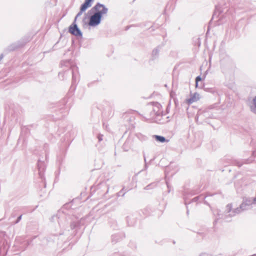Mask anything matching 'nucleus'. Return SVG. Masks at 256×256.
<instances>
[{
  "label": "nucleus",
  "instance_id": "4468645a",
  "mask_svg": "<svg viewBox=\"0 0 256 256\" xmlns=\"http://www.w3.org/2000/svg\"><path fill=\"white\" fill-rule=\"evenodd\" d=\"M84 11H82V9L80 8V11L78 13V14H76V16L75 18H74V22H76V20L78 18V17H79L80 16L82 12H84Z\"/></svg>",
  "mask_w": 256,
  "mask_h": 256
},
{
  "label": "nucleus",
  "instance_id": "39448f33",
  "mask_svg": "<svg viewBox=\"0 0 256 256\" xmlns=\"http://www.w3.org/2000/svg\"><path fill=\"white\" fill-rule=\"evenodd\" d=\"M90 12H104L102 13L103 14H106L108 12V8L106 7V6L101 4L99 2H98L90 10Z\"/></svg>",
  "mask_w": 256,
  "mask_h": 256
},
{
  "label": "nucleus",
  "instance_id": "b1692460",
  "mask_svg": "<svg viewBox=\"0 0 256 256\" xmlns=\"http://www.w3.org/2000/svg\"><path fill=\"white\" fill-rule=\"evenodd\" d=\"M3 57H4V55L2 54H1L0 55V61L2 59Z\"/></svg>",
  "mask_w": 256,
  "mask_h": 256
},
{
  "label": "nucleus",
  "instance_id": "393cba45",
  "mask_svg": "<svg viewBox=\"0 0 256 256\" xmlns=\"http://www.w3.org/2000/svg\"><path fill=\"white\" fill-rule=\"evenodd\" d=\"M16 216V214H14V212H12V217H15V216Z\"/></svg>",
  "mask_w": 256,
  "mask_h": 256
},
{
  "label": "nucleus",
  "instance_id": "6e6552de",
  "mask_svg": "<svg viewBox=\"0 0 256 256\" xmlns=\"http://www.w3.org/2000/svg\"><path fill=\"white\" fill-rule=\"evenodd\" d=\"M132 140L130 138H128L126 140V142H124L122 146V148L124 151L127 152L129 150L132 146Z\"/></svg>",
  "mask_w": 256,
  "mask_h": 256
},
{
  "label": "nucleus",
  "instance_id": "2eb2a0df",
  "mask_svg": "<svg viewBox=\"0 0 256 256\" xmlns=\"http://www.w3.org/2000/svg\"><path fill=\"white\" fill-rule=\"evenodd\" d=\"M200 80H202V78H200V76H198L196 78V88L198 87V82Z\"/></svg>",
  "mask_w": 256,
  "mask_h": 256
},
{
  "label": "nucleus",
  "instance_id": "a878e982",
  "mask_svg": "<svg viewBox=\"0 0 256 256\" xmlns=\"http://www.w3.org/2000/svg\"><path fill=\"white\" fill-rule=\"evenodd\" d=\"M63 234V232H60V234Z\"/></svg>",
  "mask_w": 256,
  "mask_h": 256
},
{
  "label": "nucleus",
  "instance_id": "9b49d317",
  "mask_svg": "<svg viewBox=\"0 0 256 256\" xmlns=\"http://www.w3.org/2000/svg\"><path fill=\"white\" fill-rule=\"evenodd\" d=\"M156 140V141H158V142H168V140H166V138L164 137V136H154Z\"/></svg>",
  "mask_w": 256,
  "mask_h": 256
},
{
  "label": "nucleus",
  "instance_id": "9d476101",
  "mask_svg": "<svg viewBox=\"0 0 256 256\" xmlns=\"http://www.w3.org/2000/svg\"><path fill=\"white\" fill-rule=\"evenodd\" d=\"M92 0H85L84 4L80 6L82 11H85L88 8L90 7L92 5Z\"/></svg>",
  "mask_w": 256,
  "mask_h": 256
},
{
  "label": "nucleus",
  "instance_id": "412c9836",
  "mask_svg": "<svg viewBox=\"0 0 256 256\" xmlns=\"http://www.w3.org/2000/svg\"><path fill=\"white\" fill-rule=\"evenodd\" d=\"M42 164V163L40 162V160H38V169H40V164ZM39 170L40 171V170Z\"/></svg>",
  "mask_w": 256,
  "mask_h": 256
},
{
  "label": "nucleus",
  "instance_id": "dca6fc26",
  "mask_svg": "<svg viewBox=\"0 0 256 256\" xmlns=\"http://www.w3.org/2000/svg\"><path fill=\"white\" fill-rule=\"evenodd\" d=\"M17 48V46L14 44H12L9 46V50H14Z\"/></svg>",
  "mask_w": 256,
  "mask_h": 256
},
{
  "label": "nucleus",
  "instance_id": "a211bd4d",
  "mask_svg": "<svg viewBox=\"0 0 256 256\" xmlns=\"http://www.w3.org/2000/svg\"><path fill=\"white\" fill-rule=\"evenodd\" d=\"M102 137H103V135H102V134L98 135V138L99 142H100L102 140Z\"/></svg>",
  "mask_w": 256,
  "mask_h": 256
},
{
  "label": "nucleus",
  "instance_id": "4be33fe9",
  "mask_svg": "<svg viewBox=\"0 0 256 256\" xmlns=\"http://www.w3.org/2000/svg\"><path fill=\"white\" fill-rule=\"evenodd\" d=\"M39 174H40V178H42V172H39Z\"/></svg>",
  "mask_w": 256,
  "mask_h": 256
},
{
  "label": "nucleus",
  "instance_id": "ddd939ff",
  "mask_svg": "<svg viewBox=\"0 0 256 256\" xmlns=\"http://www.w3.org/2000/svg\"><path fill=\"white\" fill-rule=\"evenodd\" d=\"M124 118L128 121L130 120V121H132L134 120V117L132 114H126L124 115Z\"/></svg>",
  "mask_w": 256,
  "mask_h": 256
},
{
  "label": "nucleus",
  "instance_id": "aec40b11",
  "mask_svg": "<svg viewBox=\"0 0 256 256\" xmlns=\"http://www.w3.org/2000/svg\"><path fill=\"white\" fill-rule=\"evenodd\" d=\"M253 102H254V104L255 107L256 108V96L254 98Z\"/></svg>",
  "mask_w": 256,
  "mask_h": 256
},
{
  "label": "nucleus",
  "instance_id": "f3484780",
  "mask_svg": "<svg viewBox=\"0 0 256 256\" xmlns=\"http://www.w3.org/2000/svg\"><path fill=\"white\" fill-rule=\"evenodd\" d=\"M22 218V214L20 215V216L18 217V218H17L15 222H13V223H14V224H18V222L21 220Z\"/></svg>",
  "mask_w": 256,
  "mask_h": 256
},
{
  "label": "nucleus",
  "instance_id": "f257e3e1",
  "mask_svg": "<svg viewBox=\"0 0 256 256\" xmlns=\"http://www.w3.org/2000/svg\"><path fill=\"white\" fill-rule=\"evenodd\" d=\"M62 67H64V72H60L59 78L63 80L72 75V84L74 85L79 78L78 68L70 60H63L61 62Z\"/></svg>",
  "mask_w": 256,
  "mask_h": 256
},
{
  "label": "nucleus",
  "instance_id": "1a4fd4ad",
  "mask_svg": "<svg viewBox=\"0 0 256 256\" xmlns=\"http://www.w3.org/2000/svg\"><path fill=\"white\" fill-rule=\"evenodd\" d=\"M92 0H85L84 4L80 6L82 11H85L88 8L90 7L92 5Z\"/></svg>",
  "mask_w": 256,
  "mask_h": 256
},
{
  "label": "nucleus",
  "instance_id": "6ab92c4d",
  "mask_svg": "<svg viewBox=\"0 0 256 256\" xmlns=\"http://www.w3.org/2000/svg\"><path fill=\"white\" fill-rule=\"evenodd\" d=\"M117 237L116 236V235H112V241L114 242H116L117 240H118V238H116V240H114L115 238H116Z\"/></svg>",
  "mask_w": 256,
  "mask_h": 256
},
{
  "label": "nucleus",
  "instance_id": "423d86ee",
  "mask_svg": "<svg viewBox=\"0 0 256 256\" xmlns=\"http://www.w3.org/2000/svg\"><path fill=\"white\" fill-rule=\"evenodd\" d=\"M71 218V222L70 224V228L72 230L78 228L80 226V223L82 219L79 220L78 218L74 217L73 216Z\"/></svg>",
  "mask_w": 256,
  "mask_h": 256
},
{
  "label": "nucleus",
  "instance_id": "f8f14e48",
  "mask_svg": "<svg viewBox=\"0 0 256 256\" xmlns=\"http://www.w3.org/2000/svg\"><path fill=\"white\" fill-rule=\"evenodd\" d=\"M128 191V189H124V188L122 190H120L118 192L117 194L118 196H124L125 194Z\"/></svg>",
  "mask_w": 256,
  "mask_h": 256
},
{
  "label": "nucleus",
  "instance_id": "20e7f679",
  "mask_svg": "<svg viewBox=\"0 0 256 256\" xmlns=\"http://www.w3.org/2000/svg\"><path fill=\"white\" fill-rule=\"evenodd\" d=\"M69 32L74 36H82V32L78 28L76 22H74L69 28Z\"/></svg>",
  "mask_w": 256,
  "mask_h": 256
},
{
  "label": "nucleus",
  "instance_id": "7ed1b4c3",
  "mask_svg": "<svg viewBox=\"0 0 256 256\" xmlns=\"http://www.w3.org/2000/svg\"><path fill=\"white\" fill-rule=\"evenodd\" d=\"M58 219V222L60 228L64 229L66 226L68 224V218H70V216L66 214V212L63 211L58 212L56 216Z\"/></svg>",
  "mask_w": 256,
  "mask_h": 256
},
{
  "label": "nucleus",
  "instance_id": "0eeeda50",
  "mask_svg": "<svg viewBox=\"0 0 256 256\" xmlns=\"http://www.w3.org/2000/svg\"><path fill=\"white\" fill-rule=\"evenodd\" d=\"M200 96L199 94L196 92L192 94L190 98H188L186 100V102L188 104H190L194 102L198 101L200 100Z\"/></svg>",
  "mask_w": 256,
  "mask_h": 256
},
{
  "label": "nucleus",
  "instance_id": "5701e85b",
  "mask_svg": "<svg viewBox=\"0 0 256 256\" xmlns=\"http://www.w3.org/2000/svg\"><path fill=\"white\" fill-rule=\"evenodd\" d=\"M3 57H4V55L2 54H1L0 55V61L2 59Z\"/></svg>",
  "mask_w": 256,
  "mask_h": 256
},
{
  "label": "nucleus",
  "instance_id": "f03ea898",
  "mask_svg": "<svg viewBox=\"0 0 256 256\" xmlns=\"http://www.w3.org/2000/svg\"><path fill=\"white\" fill-rule=\"evenodd\" d=\"M102 12H94V14L90 18L88 25L91 26H98L101 22L102 16Z\"/></svg>",
  "mask_w": 256,
  "mask_h": 256
}]
</instances>
